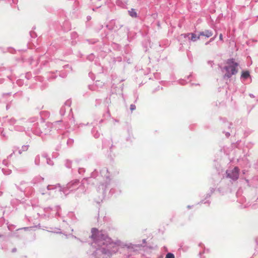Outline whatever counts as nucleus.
Returning <instances> with one entry per match:
<instances>
[{
    "label": "nucleus",
    "mask_w": 258,
    "mask_h": 258,
    "mask_svg": "<svg viewBox=\"0 0 258 258\" xmlns=\"http://www.w3.org/2000/svg\"><path fill=\"white\" fill-rule=\"evenodd\" d=\"M213 39H214V38H211V40H213Z\"/></svg>",
    "instance_id": "obj_12"
},
{
    "label": "nucleus",
    "mask_w": 258,
    "mask_h": 258,
    "mask_svg": "<svg viewBox=\"0 0 258 258\" xmlns=\"http://www.w3.org/2000/svg\"><path fill=\"white\" fill-rule=\"evenodd\" d=\"M143 242H144V243H145V242H146V241H145V240H143Z\"/></svg>",
    "instance_id": "obj_11"
},
{
    "label": "nucleus",
    "mask_w": 258,
    "mask_h": 258,
    "mask_svg": "<svg viewBox=\"0 0 258 258\" xmlns=\"http://www.w3.org/2000/svg\"><path fill=\"white\" fill-rule=\"evenodd\" d=\"M190 35H191V37H190V40H191L192 41H196L197 40L201 39V36H200V33L198 36H197L194 33L184 34H182L181 36H183L184 38H185L186 36H188Z\"/></svg>",
    "instance_id": "obj_3"
},
{
    "label": "nucleus",
    "mask_w": 258,
    "mask_h": 258,
    "mask_svg": "<svg viewBox=\"0 0 258 258\" xmlns=\"http://www.w3.org/2000/svg\"><path fill=\"white\" fill-rule=\"evenodd\" d=\"M219 38L221 40H223V36H222V34H220V36H219Z\"/></svg>",
    "instance_id": "obj_10"
},
{
    "label": "nucleus",
    "mask_w": 258,
    "mask_h": 258,
    "mask_svg": "<svg viewBox=\"0 0 258 258\" xmlns=\"http://www.w3.org/2000/svg\"><path fill=\"white\" fill-rule=\"evenodd\" d=\"M165 258H174V255L171 253H168L166 254Z\"/></svg>",
    "instance_id": "obj_7"
},
{
    "label": "nucleus",
    "mask_w": 258,
    "mask_h": 258,
    "mask_svg": "<svg viewBox=\"0 0 258 258\" xmlns=\"http://www.w3.org/2000/svg\"><path fill=\"white\" fill-rule=\"evenodd\" d=\"M130 109L132 111L136 109V106L134 104H131L130 106Z\"/></svg>",
    "instance_id": "obj_9"
},
{
    "label": "nucleus",
    "mask_w": 258,
    "mask_h": 258,
    "mask_svg": "<svg viewBox=\"0 0 258 258\" xmlns=\"http://www.w3.org/2000/svg\"><path fill=\"white\" fill-rule=\"evenodd\" d=\"M128 12L132 17L136 18L137 17V14L134 9H132Z\"/></svg>",
    "instance_id": "obj_5"
},
{
    "label": "nucleus",
    "mask_w": 258,
    "mask_h": 258,
    "mask_svg": "<svg viewBox=\"0 0 258 258\" xmlns=\"http://www.w3.org/2000/svg\"><path fill=\"white\" fill-rule=\"evenodd\" d=\"M249 73L248 71H245L242 72L241 74V77L244 79H247L249 77Z\"/></svg>",
    "instance_id": "obj_6"
},
{
    "label": "nucleus",
    "mask_w": 258,
    "mask_h": 258,
    "mask_svg": "<svg viewBox=\"0 0 258 258\" xmlns=\"http://www.w3.org/2000/svg\"><path fill=\"white\" fill-rule=\"evenodd\" d=\"M201 37L205 36L206 38H209L213 35V32L210 30H205V31L200 32Z\"/></svg>",
    "instance_id": "obj_4"
},
{
    "label": "nucleus",
    "mask_w": 258,
    "mask_h": 258,
    "mask_svg": "<svg viewBox=\"0 0 258 258\" xmlns=\"http://www.w3.org/2000/svg\"><path fill=\"white\" fill-rule=\"evenodd\" d=\"M92 233H93L92 237H93V236H94V234H95L96 232H98V229H96V228H93V229H92Z\"/></svg>",
    "instance_id": "obj_8"
},
{
    "label": "nucleus",
    "mask_w": 258,
    "mask_h": 258,
    "mask_svg": "<svg viewBox=\"0 0 258 258\" xmlns=\"http://www.w3.org/2000/svg\"><path fill=\"white\" fill-rule=\"evenodd\" d=\"M227 66L225 67L226 70V73L225 74V77L228 78H230L232 75L236 74L238 70L237 68L238 64L235 62L233 59L228 60L227 61Z\"/></svg>",
    "instance_id": "obj_1"
},
{
    "label": "nucleus",
    "mask_w": 258,
    "mask_h": 258,
    "mask_svg": "<svg viewBox=\"0 0 258 258\" xmlns=\"http://www.w3.org/2000/svg\"><path fill=\"white\" fill-rule=\"evenodd\" d=\"M227 173V176L233 180L237 179L239 177V169L237 167H234L230 172Z\"/></svg>",
    "instance_id": "obj_2"
}]
</instances>
